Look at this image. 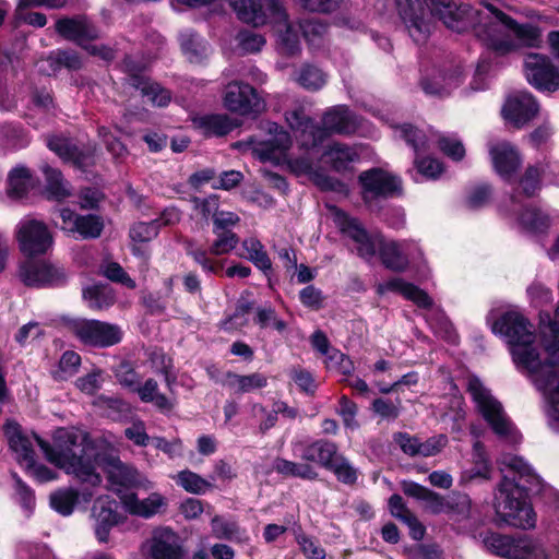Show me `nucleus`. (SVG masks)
I'll list each match as a JSON object with an SVG mask.
<instances>
[{
  "instance_id": "obj_1",
  "label": "nucleus",
  "mask_w": 559,
  "mask_h": 559,
  "mask_svg": "<svg viewBox=\"0 0 559 559\" xmlns=\"http://www.w3.org/2000/svg\"><path fill=\"white\" fill-rule=\"evenodd\" d=\"M501 463L514 476L512 479L507 476L501 479L496 495V513L510 526L532 528L536 523V514L530 497L540 491L542 479L521 456L506 455Z\"/></svg>"
},
{
  "instance_id": "obj_20",
  "label": "nucleus",
  "mask_w": 559,
  "mask_h": 559,
  "mask_svg": "<svg viewBox=\"0 0 559 559\" xmlns=\"http://www.w3.org/2000/svg\"><path fill=\"white\" fill-rule=\"evenodd\" d=\"M338 226L356 243V252L361 259L371 261L376 257L384 237L382 233H368L357 218L345 214L340 215Z\"/></svg>"
},
{
  "instance_id": "obj_56",
  "label": "nucleus",
  "mask_w": 559,
  "mask_h": 559,
  "mask_svg": "<svg viewBox=\"0 0 559 559\" xmlns=\"http://www.w3.org/2000/svg\"><path fill=\"white\" fill-rule=\"evenodd\" d=\"M152 559H183V549L176 543L155 537L151 545Z\"/></svg>"
},
{
  "instance_id": "obj_55",
  "label": "nucleus",
  "mask_w": 559,
  "mask_h": 559,
  "mask_svg": "<svg viewBox=\"0 0 559 559\" xmlns=\"http://www.w3.org/2000/svg\"><path fill=\"white\" fill-rule=\"evenodd\" d=\"M17 559H55L51 549L44 543L20 542L16 545Z\"/></svg>"
},
{
  "instance_id": "obj_54",
  "label": "nucleus",
  "mask_w": 559,
  "mask_h": 559,
  "mask_svg": "<svg viewBox=\"0 0 559 559\" xmlns=\"http://www.w3.org/2000/svg\"><path fill=\"white\" fill-rule=\"evenodd\" d=\"M299 26L304 38L311 46H320L328 34V25L319 19L304 20Z\"/></svg>"
},
{
  "instance_id": "obj_43",
  "label": "nucleus",
  "mask_w": 559,
  "mask_h": 559,
  "mask_svg": "<svg viewBox=\"0 0 559 559\" xmlns=\"http://www.w3.org/2000/svg\"><path fill=\"white\" fill-rule=\"evenodd\" d=\"M278 29V51L285 57H295L300 53V41L297 32L293 28L289 19L287 22L276 24Z\"/></svg>"
},
{
  "instance_id": "obj_16",
  "label": "nucleus",
  "mask_w": 559,
  "mask_h": 559,
  "mask_svg": "<svg viewBox=\"0 0 559 559\" xmlns=\"http://www.w3.org/2000/svg\"><path fill=\"white\" fill-rule=\"evenodd\" d=\"M493 333L507 338L512 346L530 347L536 340V331L531 321L522 313L509 311L498 318L492 326Z\"/></svg>"
},
{
  "instance_id": "obj_35",
  "label": "nucleus",
  "mask_w": 559,
  "mask_h": 559,
  "mask_svg": "<svg viewBox=\"0 0 559 559\" xmlns=\"http://www.w3.org/2000/svg\"><path fill=\"white\" fill-rule=\"evenodd\" d=\"M123 503L130 514L150 519L154 516L160 507L165 506V499L159 493H152L147 498L140 500L136 493L126 495Z\"/></svg>"
},
{
  "instance_id": "obj_11",
  "label": "nucleus",
  "mask_w": 559,
  "mask_h": 559,
  "mask_svg": "<svg viewBox=\"0 0 559 559\" xmlns=\"http://www.w3.org/2000/svg\"><path fill=\"white\" fill-rule=\"evenodd\" d=\"M121 70L126 74L123 84L135 91L156 107H166L171 100V92L146 74V67L134 60L131 56H124Z\"/></svg>"
},
{
  "instance_id": "obj_41",
  "label": "nucleus",
  "mask_w": 559,
  "mask_h": 559,
  "mask_svg": "<svg viewBox=\"0 0 559 559\" xmlns=\"http://www.w3.org/2000/svg\"><path fill=\"white\" fill-rule=\"evenodd\" d=\"M504 22H507L511 35L516 40L518 45H524L527 47L537 46L540 41V29L532 24H520L510 15H502Z\"/></svg>"
},
{
  "instance_id": "obj_42",
  "label": "nucleus",
  "mask_w": 559,
  "mask_h": 559,
  "mask_svg": "<svg viewBox=\"0 0 559 559\" xmlns=\"http://www.w3.org/2000/svg\"><path fill=\"white\" fill-rule=\"evenodd\" d=\"M539 331L545 342V349H559V305L554 318L547 311L539 313Z\"/></svg>"
},
{
  "instance_id": "obj_36",
  "label": "nucleus",
  "mask_w": 559,
  "mask_h": 559,
  "mask_svg": "<svg viewBox=\"0 0 559 559\" xmlns=\"http://www.w3.org/2000/svg\"><path fill=\"white\" fill-rule=\"evenodd\" d=\"M183 55L191 63H201L209 56V45L198 34L186 31L179 36Z\"/></svg>"
},
{
  "instance_id": "obj_18",
  "label": "nucleus",
  "mask_w": 559,
  "mask_h": 559,
  "mask_svg": "<svg viewBox=\"0 0 559 559\" xmlns=\"http://www.w3.org/2000/svg\"><path fill=\"white\" fill-rule=\"evenodd\" d=\"M468 391L477 402L481 416L492 431L500 438H507L511 433L512 424L506 417L501 403L486 394L479 382H471Z\"/></svg>"
},
{
  "instance_id": "obj_9",
  "label": "nucleus",
  "mask_w": 559,
  "mask_h": 559,
  "mask_svg": "<svg viewBox=\"0 0 559 559\" xmlns=\"http://www.w3.org/2000/svg\"><path fill=\"white\" fill-rule=\"evenodd\" d=\"M58 323L86 346H115L123 335L119 325L94 319L62 316Z\"/></svg>"
},
{
  "instance_id": "obj_10",
  "label": "nucleus",
  "mask_w": 559,
  "mask_h": 559,
  "mask_svg": "<svg viewBox=\"0 0 559 559\" xmlns=\"http://www.w3.org/2000/svg\"><path fill=\"white\" fill-rule=\"evenodd\" d=\"M483 544L488 552L504 559H548L545 549L526 536L514 537L487 531Z\"/></svg>"
},
{
  "instance_id": "obj_37",
  "label": "nucleus",
  "mask_w": 559,
  "mask_h": 559,
  "mask_svg": "<svg viewBox=\"0 0 559 559\" xmlns=\"http://www.w3.org/2000/svg\"><path fill=\"white\" fill-rule=\"evenodd\" d=\"M285 120L292 130L300 132L302 144L307 147H313L309 144L313 140V130L318 129V126L313 123L312 119L307 116L304 108L298 107L285 112Z\"/></svg>"
},
{
  "instance_id": "obj_28",
  "label": "nucleus",
  "mask_w": 559,
  "mask_h": 559,
  "mask_svg": "<svg viewBox=\"0 0 559 559\" xmlns=\"http://www.w3.org/2000/svg\"><path fill=\"white\" fill-rule=\"evenodd\" d=\"M489 155L495 170L506 179L511 178L522 163L516 147L507 141L490 144Z\"/></svg>"
},
{
  "instance_id": "obj_59",
  "label": "nucleus",
  "mask_w": 559,
  "mask_h": 559,
  "mask_svg": "<svg viewBox=\"0 0 559 559\" xmlns=\"http://www.w3.org/2000/svg\"><path fill=\"white\" fill-rule=\"evenodd\" d=\"M492 467L489 459H474L473 466L463 471L461 474V483L467 484L475 480H489Z\"/></svg>"
},
{
  "instance_id": "obj_49",
  "label": "nucleus",
  "mask_w": 559,
  "mask_h": 559,
  "mask_svg": "<svg viewBox=\"0 0 559 559\" xmlns=\"http://www.w3.org/2000/svg\"><path fill=\"white\" fill-rule=\"evenodd\" d=\"M104 229V221L100 216L94 214L79 215L74 234H79L83 239H96Z\"/></svg>"
},
{
  "instance_id": "obj_27",
  "label": "nucleus",
  "mask_w": 559,
  "mask_h": 559,
  "mask_svg": "<svg viewBox=\"0 0 559 559\" xmlns=\"http://www.w3.org/2000/svg\"><path fill=\"white\" fill-rule=\"evenodd\" d=\"M539 111V105L528 93H519L509 97L502 107L504 119L521 128L534 119Z\"/></svg>"
},
{
  "instance_id": "obj_60",
  "label": "nucleus",
  "mask_w": 559,
  "mask_h": 559,
  "mask_svg": "<svg viewBox=\"0 0 559 559\" xmlns=\"http://www.w3.org/2000/svg\"><path fill=\"white\" fill-rule=\"evenodd\" d=\"M236 39L243 53H257L266 44V39L262 34L249 29L240 31Z\"/></svg>"
},
{
  "instance_id": "obj_25",
  "label": "nucleus",
  "mask_w": 559,
  "mask_h": 559,
  "mask_svg": "<svg viewBox=\"0 0 559 559\" xmlns=\"http://www.w3.org/2000/svg\"><path fill=\"white\" fill-rule=\"evenodd\" d=\"M55 31L62 38L75 43L81 48L87 41L100 38L99 28L86 15L61 17L56 22Z\"/></svg>"
},
{
  "instance_id": "obj_61",
  "label": "nucleus",
  "mask_w": 559,
  "mask_h": 559,
  "mask_svg": "<svg viewBox=\"0 0 559 559\" xmlns=\"http://www.w3.org/2000/svg\"><path fill=\"white\" fill-rule=\"evenodd\" d=\"M159 228V221L138 222L131 226L129 236L134 242H148L157 237Z\"/></svg>"
},
{
  "instance_id": "obj_50",
  "label": "nucleus",
  "mask_w": 559,
  "mask_h": 559,
  "mask_svg": "<svg viewBox=\"0 0 559 559\" xmlns=\"http://www.w3.org/2000/svg\"><path fill=\"white\" fill-rule=\"evenodd\" d=\"M326 471L332 472L336 479L345 485L353 486L357 483L358 472L349 463V461L342 454L338 453L331 466Z\"/></svg>"
},
{
  "instance_id": "obj_51",
  "label": "nucleus",
  "mask_w": 559,
  "mask_h": 559,
  "mask_svg": "<svg viewBox=\"0 0 559 559\" xmlns=\"http://www.w3.org/2000/svg\"><path fill=\"white\" fill-rule=\"evenodd\" d=\"M242 247L246 249L249 259L258 269L267 272L272 269V262L264 250L263 245L257 238L243 240Z\"/></svg>"
},
{
  "instance_id": "obj_33",
  "label": "nucleus",
  "mask_w": 559,
  "mask_h": 559,
  "mask_svg": "<svg viewBox=\"0 0 559 559\" xmlns=\"http://www.w3.org/2000/svg\"><path fill=\"white\" fill-rule=\"evenodd\" d=\"M41 171L45 175V194L48 200L62 202L71 197L72 188L59 169L44 165Z\"/></svg>"
},
{
  "instance_id": "obj_23",
  "label": "nucleus",
  "mask_w": 559,
  "mask_h": 559,
  "mask_svg": "<svg viewBox=\"0 0 559 559\" xmlns=\"http://www.w3.org/2000/svg\"><path fill=\"white\" fill-rule=\"evenodd\" d=\"M400 17L409 36L417 44L427 41L431 33V22L426 17L419 0H395Z\"/></svg>"
},
{
  "instance_id": "obj_47",
  "label": "nucleus",
  "mask_w": 559,
  "mask_h": 559,
  "mask_svg": "<svg viewBox=\"0 0 559 559\" xmlns=\"http://www.w3.org/2000/svg\"><path fill=\"white\" fill-rule=\"evenodd\" d=\"M32 186V176L27 168L16 167L8 177V197L12 199L23 198Z\"/></svg>"
},
{
  "instance_id": "obj_63",
  "label": "nucleus",
  "mask_w": 559,
  "mask_h": 559,
  "mask_svg": "<svg viewBox=\"0 0 559 559\" xmlns=\"http://www.w3.org/2000/svg\"><path fill=\"white\" fill-rule=\"evenodd\" d=\"M217 238L211 245L209 252L214 255H222L230 252L238 245L239 238L231 230L214 233Z\"/></svg>"
},
{
  "instance_id": "obj_34",
  "label": "nucleus",
  "mask_w": 559,
  "mask_h": 559,
  "mask_svg": "<svg viewBox=\"0 0 559 559\" xmlns=\"http://www.w3.org/2000/svg\"><path fill=\"white\" fill-rule=\"evenodd\" d=\"M82 297L92 310L103 311L116 302V294L111 286L104 283H94L83 288Z\"/></svg>"
},
{
  "instance_id": "obj_5",
  "label": "nucleus",
  "mask_w": 559,
  "mask_h": 559,
  "mask_svg": "<svg viewBox=\"0 0 559 559\" xmlns=\"http://www.w3.org/2000/svg\"><path fill=\"white\" fill-rule=\"evenodd\" d=\"M34 439L43 451L45 459L58 468L67 469L76 477L79 471L81 474L92 476L97 480V476L92 473L91 465H83L85 448L90 443L91 437L85 433L80 437L76 432L66 428H59L53 435V445L37 433H33Z\"/></svg>"
},
{
  "instance_id": "obj_64",
  "label": "nucleus",
  "mask_w": 559,
  "mask_h": 559,
  "mask_svg": "<svg viewBox=\"0 0 559 559\" xmlns=\"http://www.w3.org/2000/svg\"><path fill=\"white\" fill-rule=\"evenodd\" d=\"M190 201L193 210L205 221H213L219 209V199L216 194H211L206 198L192 197Z\"/></svg>"
},
{
  "instance_id": "obj_58",
  "label": "nucleus",
  "mask_w": 559,
  "mask_h": 559,
  "mask_svg": "<svg viewBox=\"0 0 559 559\" xmlns=\"http://www.w3.org/2000/svg\"><path fill=\"white\" fill-rule=\"evenodd\" d=\"M401 136L414 150L416 156L428 150V139L426 134L412 124H403L400 127Z\"/></svg>"
},
{
  "instance_id": "obj_15",
  "label": "nucleus",
  "mask_w": 559,
  "mask_h": 559,
  "mask_svg": "<svg viewBox=\"0 0 559 559\" xmlns=\"http://www.w3.org/2000/svg\"><path fill=\"white\" fill-rule=\"evenodd\" d=\"M322 126L313 130V140L309 143L318 146L331 134L348 135L359 127L356 115L344 105L329 108L322 116Z\"/></svg>"
},
{
  "instance_id": "obj_17",
  "label": "nucleus",
  "mask_w": 559,
  "mask_h": 559,
  "mask_svg": "<svg viewBox=\"0 0 559 559\" xmlns=\"http://www.w3.org/2000/svg\"><path fill=\"white\" fill-rule=\"evenodd\" d=\"M47 146L64 163H70L79 169H85L95 164L96 143L79 146L74 141L61 134H50L46 138Z\"/></svg>"
},
{
  "instance_id": "obj_46",
  "label": "nucleus",
  "mask_w": 559,
  "mask_h": 559,
  "mask_svg": "<svg viewBox=\"0 0 559 559\" xmlns=\"http://www.w3.org/2000/svg\"><path fill=\"white\" fill-rule=\"evenodd\" d=\"M296 82L308 91H319L326 83V74L318 67L305 63L296 74Z\"/></svg>"
},
{
  "instance_id": "obj_13",
  "label": "nucleus",
  "mask_w": 559,
  "mask_h": 559,
  "mask_svg": "<svg viewBox=\"0 0 559 559\" xmlns=\"http://www.w3.org/2000/svg\"><path fill=\"white\" fill-rule=\"evenodd\" d=\"M431 13L436 14L443 24L457 33L469 29L474 32L479 11L460 0H424Z\"/></svg>"
},
{
  "instance_id": "obj_32",
  "label": "nucleus",
  "mask_w": 559,
  "mask_h": 559,
  "mask_svg": "<svg viewBox=\"0 0 559 559\" xmlns=\"http://www.w3.org/2000/svg\"><path fill=\"white\" fill-rule=\"evenodd\" d=\"M401 489L405 496L426 502V508L433 514H439L444 509L445 500L440 493L416 481L402 480Z\"/></svg>"
},
{
  "instance_id": "obj_21",
  "label": "nucleus",
  "mask_w": 559,
  "mask_h": 559,
  "mask_svg": "<svg viewBox=\"0 0 559 559\" xmlns=\"http://www.w3.org/2000/svg\"><path fill=\"white\" fill-rule=\"evenodd\" d=\"M17 240L21 251L28 257L45 254L53 243L52 234L47 225L37 219L21 222Z\"/></svg>"
},
{
  "instance_id": "obj_38",
  "label": "nucleus",
  "mask_w": 559,
  "mask_h": 559,
  "mask_svg": "<svg viewBox=\"0 0 559 559\" xmlns=\"http://www.w3.org/2000/svg\"><path fill=\"white\" fill-rule=\"evenodd\" d=\"M250 292H243L241 294L236 302L235 311L223 322V328L225 330H240L248 324L249 316L255 305V302L250 299Z\"/></svg>"
},
{
  "instance_id": "obj_3",
  "label": "nucleus",
  "mask_w": 559,
  "mask_h": 559,
  "mask_svg": "<svg viewBox=\"0 0 559 559\" xmlns=\"http://www.w3.org/2000/svg\"><path fill=\"white\" fill-rule=\"evenodd\" d=\"M294 449L302 462L276 457L273 462V469L284 477L310 481L319 478V473L312 463L326 469L340 453L337 443L325 438L298 441L294 444Z\"/></svg>"
},
{
  "instance_id": "obj_44",
  "label": "nucleus",
  "mask_w": 559,
  "mask_h": 559,
  "mask_svg": "<svg viewBox=\"0 0 559 559\" xmlns=\"http://www.w3.org/2000/svg\"><path fill=\"white\" fill-rule=\"evenodd\" d=\"M199 126L205 135L223 136L231 132L238 124L227 115H211L202 117Z\"/></svg>"
},
{
  "instance_id": "obj_57",
  "label": "nucleus",
  "mask_w": 559,
  "mask_h": 559,
  "mask_svg": "<svg viewBox=\"0 0 559 559\" xmlns=\"http://www.w3.org/2000/svg\"><path fill=\"white\" fill-rule=\"evenodd\" d=\"M99 274L110 282L121 284L130 289H134L136 287L135 282L118 262L103 263L99 266Z\"/></svg>"
},
{
  "instance_id": "obj_26",
  "label": "nucleus",
  "mask_w": 559,
  "mask_h": 559,
  "mask_svg": "<svg viewBox=\"0 0 559 559\" xmlns=\"http://www.w3.org/2000/svg\"><path fill=\"white\" fill-rule=\"evenodd\" d=\"M269 130L272 138L266 141L257 142L253 146V153L262 162L278 164L285 158L292 145V139L289 133L276 123H272Z\"/></svg>"
},
{
  "instance_id": "obj_40",
  "label": "nucleus",
  "mask_w": 559,
  "mask_h": 559,
  "mask_svg": "<svg viewBox=\"0 0 559 559\" xmlns=\"http://www.w3.org/2000/svg\"><path fill=\"white\" fill-rule=\"evenodd\" d=\"M226 379L227 386L231 389L235 394L249 393L253 390L262 389L267 384L266 377L259 372L246 376L227 372Z\"/></svg>"
},
{
  "instance_id": "obj_19",
  "label": "nucleus",
  "mask_w": 559,
  "mask_h": 559,
  "mask_svg": "<svg viewBox=\"0 0 559 559\" xmlns=\"http://www.w3.org/2000/svg\"><path fill=\"white\" fill-rule=\"evenodd\" d=\"M224 106L239 115L259 114L265 108V103L255 88L240 81L229 82L225 86Z\"/></svg>"
},
{
  "instance_id": "obj_30",
  "label": "nucleus",
  "mask_w": 559,
  "mask_h": 559,
  "mask_svg": "<svg viewBox=\"0 0 559 559\" xmlns=\"http://www.w3.org/2000/svg\"><path fill=\"white\" fill-rule=\"evenodd\" d=\"M378 255L383 266L393 272H404L409 265L406 241L383 237Z\"/></svg>"
},
{
  "instance_id": "obj_24",
  "label": "nucleus",
  "mask_w": 559,
  "mask_h": 559,
  "mask_svg": "<svg viewBox=\"0 0 559 559\" xmlns=\"http://www.w3.org/2000/svg\"><path fill=\"white\" fill-rule=\"evenodd\" d=\"M19 276L26 286H58L67 281L63 267L48 261L27 262L20 269Z\"/></svg>"
},
{
  "instance_id": "obj_62",
  "label": "nucleus",
  "mask_w": 559,
  "mask_h": 559,
  "mask_svg": "<svg viewBox=\"0 0 559 559\" xmlns=\"http://www.w3.org/2000/svg\"><path fill=\"white\" fill-rule=\"evenodd\" d=\"M544 174L542 165L528 166L520 180L523 193L533 197L540 187V178Z\"/></svg>"
},
{
  "instance_id": "obj_52",
  "label": "nucleus",
  "mask_w": 559,
  "mask_h": 559,
  "mask_svg": "<svg viewBox=\"0 0 559 559\" xmlns=\"http://www.w3.org/2000/svg\"><path fill=\"white\" fill-rule=\"evenodd\" d=\"M81 365V357L78 352H63L58 367L51 371V376L56 381H67L72 377Z\"/></svg>"
},
{
  "instance_id": "obj_8",
  "label": "nucleus",
  "mask_w": 559,
  "mask_h": 559,
  "mask_svg": "<svg viewBox=\"0 0 559 559\" xmlns=\"http://www.w3.org/2000/svg\"><path fill=\"white\" fill-rule=\"evenodd\" d=\"M2 431L8 438L9 448L15 454L17 464L27 476L38 484L49 483L58 478L56 471L36 462L32 441L22 432L17 423L7 419L2 426Z\"/></svg>"
},
{
  "instance_id": "obj_6",
  "label": "nucleus",
  "mask_w": 559,
  "mask_h": 559,
  "mask_svg": "<svg viewBox=\"0 0 559 559\" xmlns=\"http://www.w3.org/2000/svg\"><path fill=\"white\" fill-rule=\"evenodd\" d=\"M34 439L43 451L45 459L58 468L67 469L76 477L79 471L81 474L92 476L97 480V476L92 473L91 465H83L85 448L90 443L91 437L85 433L80 437L76 432L66 428H59L53 435V445L37 433H33Z\"/></svg>"
},
{
  "instance_id": "obj_48",
  "label": "nucleus",
  "mask_w": 559,
  "mask_h": 559,
  "mask_svg": "<svg viewBox=\"0 0 559 559\" xmlns=\"http://www.w3.org/2000/svg\"><path fill=\"white\" fill-rule=\"evenodd\" d=\"M176 483L187 492L194 495H203L213 487L210 481L190 469L179 472Z\"/></svg>"
},
{
  "instance_id": "obj_4",
  "label": "nucleus",
  "mask_w": 559,
  "mask_h": 559,
  "mask_svg": "<svg viewBox=\"0 0 559 559\" xmlns=\"http://www.w3.org/2000/svg\"><path fill=\"white\" fill-rule=\"evenodd\" d=\"M82 462L83 465H91L92 473L98 479L94 480L92 476L83 475L80 471L76 473V478L93 488L102 484V476L96 472L97 467L105 473L108 483L116 490H119V488H138L142 484L141 475L136 468L123 463L111 449L97 447L92 439L87 443V448H85V455Z\"/></svg>"
},
{
  "instance_id": "obj_39",
  "label": "nucleus",
  "mask_w": 559,
  "mask_h": 559,
  "mask_svg": "<svg viewBox=\"0 0 559 559\" xmlns=\"http://www.w3.org/2000/svg\"><path fill=\"white\" fill-rule=\"evenodd\" d=\"M79 503L80 491L72 487L59 488L49 496L50 508L62 516L71 515Z\"/></svg>"
},
{
  "instance_id": "obj_12",
  "label": "nucleus",
  "mask_w": 559,
  "mask_h": 559,
  "mask_svg": "<svg viewBox=\"0 0 559 559\" xmlns=\"http://www.w3.org/2000/svg\"><path fill=\"white\" fill-rule=\"evenodd\" d=\"M230 5L241 21L254 26L276 25L289 17L283 0H230Z\"/></svg>"
},
{
  "instance_id": "obj_2",
  "label": "nucleus",
  "mask_w": 559,
  "mask_h": 559,
  "mask_svg": "<svg viewBox=\"0 0 559 559\" xmlns=\"http://www.w3.org/2000/svg\"><path fill=\"white\" fill-rule=\"evenodd\" d=\"M520 372L532 377L548 400V417L559 423V352H511Z\"/></svg>"
},
{
  "instance_id": "obj_29",
  "label": "nucleus",
  "mask_w": 559,
  "mask_h": 559,
  "mask_svg": "<svg viewBox=\"0 0 559 559\" xmlns=\"http://www.w3.org/2000/svg\"><path fill=\"white\" fill-rule=\"evenodd\" d=\"M117 508V502L109 499H98L93 507L95 536L102 544L108 542L111 528L118 525L122 519Z\"/></svg>"
},
{
  "instance_id": "obj_7",
  "label": "nucleus",
  "mask_w": 559,
  "mask_h": 559,
  "mask_svg": "<svg viewBox=\"0 0 559 559\" xmlns=\"http://www.w3.org/2000/svg\"><path fill=\"white\" fill-rule=\"evenodd\" d=\"M485 11H479L474 26L475 37L497 56H507L519 49L516 40L511 35L502 10L489 2H483Z\"/></svg>"
},
{
  "instance_id": "obj_45",
  "label": "nucleus",
  "mask_w": 559,
  "mask_h": 559,
  "mask_svg": "<svg viewBox=\"0 0 559 559\" xmlns=\"http://www.w3.org/2000/svg\"><path fill=\"white\" fill-rule=\"evenodd\" d=\"M50 70L56 73L62 68L69 71H78L82 68V60L79 53L71 49H58L47 57Z\"/></svg>"
},
{
  "instance_id": "obj_53",
  "label": "nucleus",
  "mask_w": 559,
  "mask_h": 559,
  "mask_svg": "<svg viewBox=\"0 0 559 559\" xmlns=\"http://www.w3.org/2000/svg\"><path fill=\"white\" fill-rule=\"evenodd\" d=\"M97 134L116 162L122 163L128 157L129 150L127 146L107 127H98Z\"/></svg>"
},
{
  "instance_id": "obj_31",
  "label": "nucleus",
  "mask_w": 559,
  "mask_h": 559,
  "mask_svg": "<svg viewBox=\"0 0 559 559\" xmlns=\"http://www.w3.org/2000/svg\"><path fill=\"white\" fill-rule=\"evenodd\" d=\"M323 158L335 171L348 170L350 165L359 159V153L354 146L333 142L325 148Z\"/></svg>"
},
{
  "instance_id": "obj_22",
  "label": "nucleus",
  "mask_w": 559,
  "mask_h": 559,
  "mask_svg": "<svg viewBox=\"0 0 559 559\" xmlns=\"http://www.w3.org/2000/svg\"><path fill=\"white\" fill-rule=\"evenodd\" d=\"M525 75L530 84L540 91L559 90V71L549 57L528 53L524 60Z\"/></svg>"
},
{
  "instance_id": "obj_14",
  "label": "nucleus",
  "mask_w": 559,
  "mask_h": 559,
  "mask_svg": "<svg viewBox=\"0 0 559 559\" xmlns=\"http://www.w3.org/2000/svg\"><path fill=\"white\" fill-rule=\"evenodd\" d=\"M359 181L362 199L368 205L381 199L399 197L403 192L401 178L381 168L362 171Z\"/></svg>"
}]
</instances>
